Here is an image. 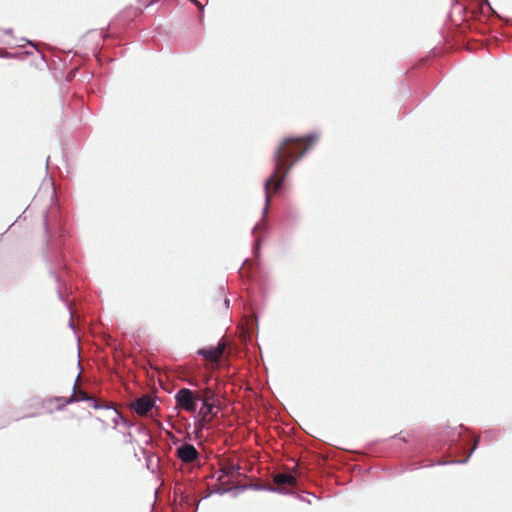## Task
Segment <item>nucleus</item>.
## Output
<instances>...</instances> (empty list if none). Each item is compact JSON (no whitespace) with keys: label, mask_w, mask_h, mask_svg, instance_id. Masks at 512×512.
<instances>
[{"label":"nucleus","mask_w":512,"mask_h":512,"mask_svg":"<svg viewBox=\"0 0 512 512\" xmlns=\"http://www.w3.org/2000/svg\"><path fill=\"white\" fill-rule=\"evenodd\" d=\"M317 141V135L286 137L277 145L273 153V172L264 183L266 200L264 213L268 211L272 194L281 188L290 169Z\"/></svg>","instance_id":"f257e3e1"},{"label":"nucleus","mask_w":512,"mask_h":512,"mask_svg":"<svg viewBox=\"0 0 512 512\" xmlns=\"http://www.w3.org/2000/svg\"><path fill=\"white\" fill-rule=\"evenodd\" d=\"M110 412V416H107L108 418H110L114 424H115V427L118 425V420H122V422L125 424L127 422L125 416L122 414L121 411H119L117 408H112L111 410H109Z\"/></svg>","instance_id":"9d476101"},{"label":"nucleus","mask_w":512,"mask_h":512,"mask_svg":"<svg viewBox=\"0 0 512 512\" xmlns=\"http://www.w3.org/2000/svg\"><path fill=\"white\" fill-rule=\"evenodd\" d=\"M176 406L188 413H195L197 408L196 393L188 388H181L175 394Z\"/></svg>","instance_id":"f03ea898"},{"label":"nucleus","mask_w":512,"mask_h":512,"mask_svg":"<svg viewBox=\"0 0 512 512\" xmlns=\"http://www.w3.org/2000/svg\"><path fill=\"white\" fill-rule=\"evenodd\" d=\"M215 407V403L205 404L201 406L199 410L200 419L198 421L197 427L200 429L204 428L208 423H210L215 415L213 409Z\"/></svg>","instance_id":"423d86ee"},{"label":"nucleus","mask_w":512,"mask_h":512,"mask_svg":"<svg viewBox=\"0 0 512 512\" xmlns=\"http://www.w3.org/2000/svg\"><path fill=\"white\" fill-rule=\"evenodd\" d=\"M274 482L279 486H294L296 478L290 474L279 473L274 476Z\"/></svg>","instance_id":"1a4fd4ad"},{"label":"nucleus","mask_w":512,"mask_h":512,"mask_svg":"<svg viewBox=\"0 0 512 512\" xmlns=\"http://www.w3.org/2000/svg\"><path fill=\"white\" fill-rule=\"evenodd\" d=\"M223 472L227 475V476H231L233 477L239 470V467L234 465V464H227L225 465L223 468H222Z\"/></svg>","instance_id":"9b49d317"},{"label":"nucleus","mask_w":512,"mask_h":512,"mask_svg":"<svg viewBox=\"0 0 512 512\" xmlns=\"http://www.w3.org/2000/svg\"><path fill=\"white\" fill-rule=\"evenodd\" d=\"M142 417H154V411L158 413L159 408L156 406L155 400L152 396L146 394L138 398L135 402L130 403V409Z\"/></svg>","instance_id":"7ed1b4c3"},{"label":"nucleus","mask_w":512,"mask_h":512,"mask_svg":"<svg viewBox=\"0 0 512 512\" xmlns=\"http://www.w3.org/2000/svg\"><path fill=\"white\" fill-rule=\"evenodd\" d=\"M226 349V342L220 341L216 347L202 348L198 350V354L201 355L206 361L211 363H219L223 353Z\"/></svg>","instance_id":"20e7f679"},{"label":"nucleus","mask_w":512,"mask_h":512,"mask_svg":"<svg viewBox=\"0 0 512 512\" xmlns=\"http://www.w3.org/2000/svg\"><path fill=\"white\" fill-rule=\"evenodd\" d=\"M196 393V400L201 401V403L210 404V403H216L217 401V395L216 392L210 388L206 387L204 389L195 391Z\"/></svg>","instance_id":"6e6552de"},{"label":"nucleus","mask_w":512,"mask_h":512,"mask_svg":"<svg viewBox=\"0 0 512 512\" xmlns=\"http://www.w3.org/2000/svg\"><path fill=\"white\" fill-rule=\"evenodd\" d=\"M198 451L191 444H184L177 449V456L185 463H191L198 458Z\"/></svg>","instance_id":"39448f33"},{"label":"nucleus","mask_w":512,"mask_h":512,"mask_svg":"<svg viewBox=\"0 0 512 512\" xmlns=\"http://www.w3.org/2000/svg\"><path fill=\"white\" fill-rule=\"evenodd\" d=\"M76 401H87L90 406H97L96 400L88 396V394L84 390H82L80 386L78 387L77 383L74 384L73 394L65 401V404Z\"/></svg>","instance_id":"0eeeda50"}]
</instances>
